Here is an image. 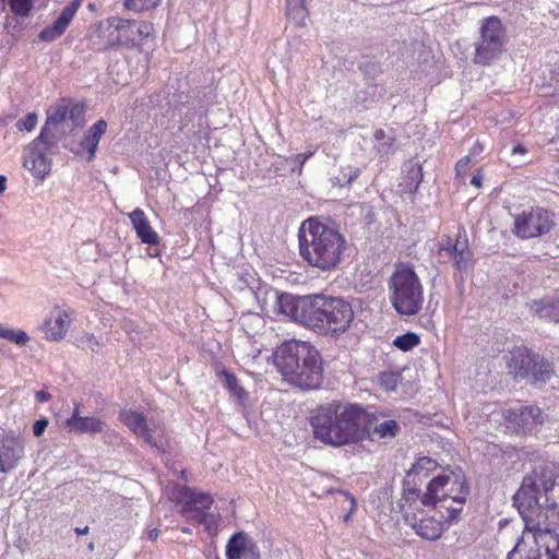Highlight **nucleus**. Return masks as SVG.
<instances>
[{
  "label": "nucleus",
  "instance_id": "7ed1b4c3",
  "mask_svg": "<svg viewBox=\"0 0 559 559\" xmlns=\"http://www.w3.org/2000/svg\"><path fill=\"white\" fill-rule=\"evenodd\" d=\"M300 257L321 271L335 269L347 249V241L336 228L316 217L304 221L298 231Z\"/></svg>",
  "mask_w": 559,
  "mask_h": 559
},
{
  "label": "nucleus",
  "instance_id": "8fccbe9b",
  "mask_svg": "<svg viewBox=\"0 0 559 559\" xmlns=\"http://www.w3.org/2000/svg\"><path fill=\"white\" fill-rule=\"evenodd\" d=\"M481 181H483V176L480 174H475L472 179H471V183L476 187V188H480L481 187Z\"/></svg>",
  "mask_w": 559,
  "mask_h": 559
},
{
  "label": "nucleus",
  "instance_id": "a878e982",
  "mask_svg": "<svg viewBox=\"0 0 559 559\" xmlns=\"http://www.w3.org/2000/svg\"><path fill=\"white\" fill-rule=\"evenodd\" d=\"M438 467L437 461L431 457L423 456L419 457L407 472L406 477L403 479V492H405L406 488H416L415 479L412 477L417 476L419 474H424V476H428V474L432 471H436Z\"/></svg>",
  "mask_w": 559,
  "mask_h": 559
},
{
  "label": "nucleus",
  "instance_id": "5fc2aeb1",
  "mask_svg": "<svg viewBox=\"0 0 559 559\" xmlns=\"http://www.w3.org/2000/svg\"><path fill=\"white\" fill-rule=\"evenodd\" d=\"M158 536V531L157 530H152L150 533H148V538L152 539V540H155Z\"/></svg>",
  "mask_w": 559,
  "mask_h": 559
},
{
  "label": "nucleus",
  "instance_id": "1a4fd4ad",
  "mask_svg": "<svg viewBox=\"0 0 559 559\" xmlns=\"http://www.w3.org/2000/svg\"><path fill=\"white\" fill-rule=\"evenodd\" d=\"M468 492L465 476L461 472H451L428 483L426 491L421 493V504L429 507L451 499L453 503L464 506Z\"/></svg>",
  "mask_w": 559,
  "mask_h": 559
},
{
  "label": "nucleus",
  "instance_id": "13d9d810",
  "mask_svg": "<svg viewBox=\"0 0 559 559\" xmlns=\"http://www.w3.org/2000/svg\"><path fill=\"white\" fill-rule=\"evenodd\" d=\"M182 532L190 533V530L188 527H182Z\"/></svg>",
  "mask_w": 559,
  "mask_h": 559
},
{
  "label": "nucleus",
  "instance_id": "cd10ccee",
  "mask_svg": "<svg viewBox=\"0 0 559 559\" xmlns=\"http://www.w3.org/2000/svg\"><path fill=\"white\" fill-rule=\"evenodd\" d=\"M286 16L297 26H304L308 17L306 0H286Z\"/></svg>",
  "mask_w": 559,
  "mask_h": 559
},
{
  "label": "nucleus",
  "instance_id": "f03ea898",
  "mask_svg": "<svg viewBox=\"0 0 559 559\" xmlns=\"http://www.w3.org/2000/svg\"><path fill=\"white\" fill-rule=\"evenodd\" d=\"M369 414L358 404L332 401L317 407L310 417L313 436L324 444L342 447L368 435Z\"/></svg>",
  "mask_w": 559,
  "mask_h": 559
},
{
  "label": "nucleus",
  "instance_id": "c9c22d12",
  "mask_svg": "<svg viewBox=\"0 0 559 559\" xmlns=\"http://www.w3.org/2000/svg\"><path fill=\"white\" fill-rule=\"evenodd\" d=\"M399 425L395 420L389 419L374 427L373 433L379 438H393L397 435Z\"/></svg>",
  "mask_w": 559,
  "mask_h": 559
},
{
  "label": "nucleus",
  "instance_id": "b1692460",
  "mask_svg": "<svg viewBox=\"0 0 559 559\" xmlns=\"http://www.w3.org/2000/svg\"><path fill=\"white\" fill-rule=\"evenodd\" d=\"M423 181V169L418 162L408 160L403 166V178L399 185L402 193L415 194Z\"/></svg>",
  "mask_w": 559,
  "mask_h": 559
},
{
  "label": "nucleus",
  "instance_id": "4468645a",
  "mask_svg": "<svg viewBox=\"0 0 559 559\" xmlns=\"http://www.w3.org/2000/svg\"><path fill=\"white\" fill-rule=\"evenodd\" d=\"M46 124L57 128L67 123L70 130L84 124V105L69 99H61L60 103L47 110Z\"/></svg>",
  "mask_w": 559,
  "mask_h": 559
},
{
  "label": "nucleus",
  "instance_id": "393cba45",
  "mask_svg": "<svg viewBox=\"0 0 559 559\" xmlns=\"http://www.w3.org/2000/svg\"><path fill=\"white\" fill-rule=\"evenodd\" d=\"M107 130V122L103 119L97 120L81 140L80 145L88 153L87 160H92L95 156L99 140Z\"/></svg>",
  "mask_w": 559,
  "mask_h": 559
},
{
  "label": "nucleus",
  "instance_id": "c85d7f7f",
  "mask_svg": "<svg viewBox=\"0 0 559 559\" xmlns=\"http://www.w3.org/2000/svg\"><path fill=\"white\" fill-rule=\"evenodd\" d=\"M181 498L186 501L183 508L210 509L213 504V499L210 495L197 492L187 487L182 489Z\"/></svg>",
  "mask_w": 559,
  "mask_h": 559
},
{
  "label": "nucleus",
  "instance_id": "473e14b6",
  "mask_svg": "<svg viewBox=\"0 0 559 559\" xmlns=\"http://www.w3.org/2000/svg\"><path fill=\"white\" fill-rule=\"evenodd\" d=\"M210 509H193L183 508V513L187 518L195 521L199 524H204L207 531H211V524L207 523V519H212L213 523H216V514L210 513Z\"/></svg>",
  "mask_w": 559,
  "mask_h": 559
},
{
  "label": "nucleus",
  "instance_id": "a211bd4d",
  "mask_svg": "<svg viewBox=\"0 0 559 559\" xmlns=\"http://www.w3.org/2000/svg\"><path fill=\"white\" fill-rule=\"evenodd\" d=\"M81 5V0H73L68 3L57 17V20L49 26L45 27L38 35L39 39L44 41H53L59 38L68 28L70 22L74 17L76 11Z\"/></svg>",
  "mask_w": 559,
  "mask_h": 559
},
{
  "label": "nucleus",
  "instance_id": "f3484780",
  "mask_svg": "<svg viewBox=\"0 0 559 559\" xmlns=\"http://www.w3.org/2000/svg\"><path fill=\"white\" fill-rule=\"evenodd\" d=\"M506 419L514 426L518 433L527 435L544 423L545 415L539 407L528 405L508 409Z\"/></svg>",
  "mask_w": 559,
  "mask_h": 559
},
{
  "label": "nucleus",
  "instance_id": "09e8293b",
  "mask_svg": "<svg viewBox=\"0 0 559 559\" xmlns=\"http://www.w3.org/2000/svg\"><path fill=\"white\" fill-rule=\"evenodd\" d=\"M35 396H36V400L40 403L48 402L51 399V394L44 390L37 391Z\"/></svg>",
  "mask_w": 559,
  "mask_h": 559
},
{
  "label": "nucleus",
  "instance_id": "7c9ffc66",
  "mask_svg": "<svg viewBox=\"0 0 559 559\" xmlns=\"http://www.w3.org/2000/svg\"><path fill=\"white\" fill-rule=\"evenodd\" d=\"M106 423L95 416H84L76 423L75 428L70 433H100L104 431Z\"/></svg>",
  "mask_w": 559,
  "mask_h": 559
},
{
  "label": "nucleus",
  "instance_id": "79ce46f5",
  "mask_svg": "<svg viewBox=\"0 0 559 559\" xmlns=\"http://www.w3.org/2000/svg\"><path fill=\"white\" fill-rule=\"evenodd\" d=\"M78 342L83 348H87L92 352H96L97 347L99 346L97 338L90 333H84L83 335H81L78 338Z\"/></svg>",
  "mask_w": 559,
  "mask_h": 559
},
{
  "label": "nucleus",
  "instance_id": "4c0bfd02",
  "mask_svg": "<svg viewBox=\"0 0 559 559\" xmlns=\"http://www.w3.org/2000/svg\"><path fill=\"white\" fill-rule=\"evenodd\" d=\"M160 0H124L123 4L128 10L142 12L156 8Z\"/></svg>",
  "mask_w": 559,
  "mask_h": 559
},
{
  "label": "nucleus",
  "instance_id": "3c124183",
  "mask_svg": "<svg viewBox=\"0 0 559 559\" xmlns=\"http://www.w3.org/2000/svg\"><path fill=\"white\" fill-rule=\"evenodd\" d=\"M525 152H526V148H525L524 146H522V145H516V146H514V147L512 148V153H513V154H516V153H521V154H523V153H525Z\"/></svg>",
  "mask_w": 559,
  "mask_h": 559
},
{
  "label": "nucleus",
  "instance_id": "a18cd8bd",
  "mask_svg": "<svg viewBox=\"0 0 559 559\" xmlns=\"http://www.w3.org/2000/svg\"><path fill=\"white\" fill-rule=\"evenodd\" d=\"M48 424H49V420L47 418H41V419L36 420L33 425L34 436L40 437L45 432Z\"/></svg>",
  "mask_w": 559,
  "mask_h": 559
},
{
  "label": "nucleus",
  "instance_id": "ddd939ff",
  "mask_svg": "<svg viewBox=\"0 0 559 559\" xmlns=\"http://www.w3.org/2000/svg\"><path fill=\"white\" fill-rule=\"evenodd\" d=\"M516 374L530 378L533 384L546 383L554 373L551 364L544 357L527 349L519 350L513 356Z\"/></svg>",
  "mask_w": 559,
  "mask_h": 559
},
{
  "label": "nucleus",
  "instance_id": "dca6fc26",
  "mask_svg": "<svg viewBox=\"0 0 559 559\" xmlns=\"http://www.w3.org/2000/svg\"><path fill=\"white\" fill-rule=\"evenodd\" d=\"M25 440L20 435L8 432L0 435V472L13 471L24 457Z\"/></svg>",
  "mask_w": 559,
  "mask_h": 559
},
{
  "label": "nucleus",
  "instance_id": "49530a36",
  "mask_svg": "<svg viewBox=\"0 0 559 559\" xmlns=\"http://www.w3.org/2000/svg\"><path fill=\"white\" fill-rule=\"evenodd\" d=\"M313 155V152L300 153L295 155V162L299 165V168Z\"/></svg>",
  "mask_w": 559,
  "mask_h": 559
},
{
  "label": "nucleus",
  "instance_id": "ea45409f",
  "mask_svg": "<svg viewBox=\"0 0 559 559\" xmlns=\"http://www.w3.org/2000/svg\"><path fill=\"white\" fill-rule=\"evenodd\" d=\"M12 12L20 16H26L32 9V0H8Z\"/></svg>",
  "mask_w": 559,
  "mask_h": 559
},
{
  "label": "nucleus",
  "instance_id": "58836bf2",
  "mask_svg": "<svg viewBox=\"0 0 559 559\" xmlns=\"http://www.w3.org/2000/svg\"><path fill=\"white\" fill-rule=\"evenodd\" d=\"M401 376L397 372H382L379 376L380 385L386 391L396 390Z\"/></svg>",
  "mask_w": 559,
  "mask_h": 559
},
{
  "label": "nucleus",
  "instance_id": "9b49d317",
  "mask_svg": "<svg viewBox=\"0 0 559 559\" xmlns=\"http://www.w3.org/2000/svg\"><path fill=\"white\" fill-rule=\"evenodd\" d=\"M108 23L109 28L114 31L109 34L107 48L140 46L154 34L153 24L146 21H131L114 16L108 20Z\"/></svg>",
  "mask_w": 559,
  "mask_h": 559
},
{
  "label": "nucleus",
  "instance_id": "2f4dec72",
  "mask_svg": "<svg viewBox=\"0 0 559 559\" xmlns=\"http://www.w3.org/2000/svg\"><path fill=\"white\" fill-rule=\"evenodd\" d=\"M221 377L224 379V386L237 397L239 404L245 405L248 399V393L239 384L237 377L233 372L227 371L226 369H223L221 371Z\"/></svg>",
  "mask_w": 559,
  "mask_h": 559
},
{
  "label": "nucleus",
  "instance_id": "bb28decb",
  "mask_svg": "<svg viewBox=\"0 0 559 559\" xmlns=\"http://www.w3.org/2000/svg\"><path fill=\"white\" fill-rule=\"evenodd\" d=\"M373 148L382 157H386L394 152L395 135L393 132H386L383 129H377L373 133Z\"/></svg>",
  "mask_w": 559,
  "mask_h": 559
},
{
  "label": "nucleus",
  "instance_id": "6e6d98bb",
  "mask_svg": "<svg viewBox=\"0 0 559 559\" xmlns=\"http://www.w3.org/2000/svg\"><path fill=\"white\" fill-rule=\"evenodd\" d=\"M207 523L211 524V530L213 527H216V525H217V522L214 524L212 519H207Z\"/></svg>",
  "mask_w": 559,
  "mask_h": 559
},
{
  "label": "nucleus",
  "instance_id": "6e6552de",
  "mask_svg": "<svg viewBox=\"0 0 559 559\" xmlns=\"http://www.w3.org/2000/svg\"><path fill=\"white\" fill-rule=\"evenodd\" d=\"M53 127L44 124L40 133L23 151V165L35 177L44 178L51 168L49 155L58 152L60 136Z\"/></svg>",
  "mask_w": 559,
  "mask_h": 559
},
{
  "label": "nucleus",
  "instance_id": "e433bc0d",
  "mask_svg": "<svg viewBox=\"0 0 559 559\" xmlns=\"http://www.w3.org/2000/svg\"><path fill=\"white\" fill-rule=\"evenodd\" d=\"M360 175V169L357 167H348L342 169L340 174L334 178V185L345 187L350 185Z\"/></svg>",
  "mask_w": 559,
  "mask_h": 559
},
{
  "label": "nucleus",
  "instance_id": "f704fd0d",
  "mask_svg": "<svg viewBox=\"0 0 559 559\" xmlns=\"http://www.w3.org/2000/svg\"><path fill=\"white\" fill-rule=\"evenodd\" d=\"M420 343L419 336L414 332H407L405 334L399 335L394 338L393 345L407 352L417 346Z\"/></svg>",
  "mask_w": 559,
  "mask_h": 559
},
{
  "label": "nucleus",
  "instance_id": "864d4df0",
  "mask_svg": "<svg viewBox=\"0 0 559 559\" xmlns=\"http://www.w3.org/2000/svg\"><path fill=\"white\" fill-rule=\"evenodd\" d=\"M87 532H88V526H84L83 528H80V527L75 528V533L78 535H85V534H87Z\"/></svg>",
  "mask_w": 559,
  "mask_h": 559
},
{
  "label": "nucleus",
  "instance_id": "37998d69",
  "mask_svg": "<svg viewBox=\"0 0 559 559\" xmlns=\"http://www.w3.org/2000/svg\"><path fill=\"white\" fill-rule=\"evenodd\" d=\"M441 508L447 509L448 515L445 518V523L452 524L453 522H456L460 518V514L463 510V506L457 504L456 507L452 506H442Z\"/></svg>",
  "mask_w": 559,
  "mask_h": 559
},
{
  "label": "nucleus",
  "instance_id": "423d86ee",
  "mask_svg": "<svg viewBox=\"0 0 559 559\" xmlns=\"http://www.w3.org/2000/svg\"><path fill=\"white\" fill-rule=\"evenodd\" d=\"M390 301L402 316L417 314L424 304V288L415 271L401 265L392 274L389 283Z\"/></svg>",
  "mask_w": 559,
  "mask_h": 559
},
{
  "label": "nucleus",
  "instance_id": "aec40b11",
  "mask_svg": "<svg viewBox=\"0 0 559 559\" xmlns=\"http://www.w3.org/2000/svg\"><path fill=\"white\" fill-rule=\"evenodd\" d=\"M531 313L543 320L550 322H559V289L552 295L545 296L540 299L532 300L527 304Z\"/></svg>",
  "mask_w": 559,
  "mask_h": 559
},
{
  "label": "nucleus",
  "instance_id": "4d7b16f0",
  "mask_svg": "<svg viewBox=\"0 0 559 559\" xmlns=\"http://www.w3.org/2000/svg\"><path fill=\"white\" fill-rule=\"evenodd\" d=\"M350 503H352V508L354 509L356 507V500L350 497Z\"/></svg>",
  "mask_w": 559,
  "mask_h": 559
},
{
  "label": "nucleus",
  "instance_id": "603ef678",
  "mask_svg": "<svg viewBox=\"0 0 559 559\" xmlns=\"http://www.w3.org/2000/svg\"><path fill=\"white\" fill-rule=\"evenodd\" d=\"M7 178L0 175V193L5 190Z\"/></svg>",
  "mask_w": 559,
  "mask_h": 559
},
{
  "label": "nucleus",
  "instance_id": "a19ab883",
  "mask_svg": "<svg viewBox=\"0 0 559 559\" xmlns=\"http://www.w3.org/2000/svg\"><path fill=\"white\" fill-rule=\"evenodd\" d=\"M37 124V115L35 112H28L25 117L19 119L15 123L17 130L32 131Z\"/></svg>",
  "mask_w": 559,
  "mask_h": 559
},
{
  "label": "nucleus",
  "instance_id": "de8ad7c7",
  "mask_svg": "<svg viewBox=\"0 0 559 559\" xmlns=\"http://www.w3.org/2000/svg\"><path fill=\"white\" fill-rule=\"evenodd\" d=\"M469 156H465L463 158H461L457 163H456V166H455V169L457 173H461L463 170H465L469 164Z\"/></svg>",
  "mask_w": 559,
  "mask_h": 559
},
{
  "label": "nucleus",
  "instance_id": "6ab92c4d",
  "mask_svg": "<svg viewBox=\"0 0 559 559\" xmlns=\"http://www.w3.org/2000/svg\"><path fill=\"white\" fill-rule=\"evenodd\" d=\"M119 419L136 436L141 437L150 447L159 449V444L152 436V429L147 426L143 414L132 409H122Z\"/></svg>",
  "mask_w": 559,
  "mask_h": 559
},
{
  "label": "nucleus",
  "instance_id": "4be33fe9",
  "mask_svg": "<svg viewBox=\"0 0 559 559\" xmlns=\"http://www.w3.org/2000/svg\"><path fill=\"white\" fill-rule=\"evenodd\" d=\"M70 326L69 316L60 308H56L50 318L45 321L44 332L49 341H60L64 337Z\"/></svg>",
  "mask_w": 559,
  "mask_h": 559
},
{
  "label": "nucleus",
  "instance_id": "20e7f679",
  "mask_svg": "<svg viewBox=\"0 0 559 559\" xmlns=\"http://www.w3.org/2000/svg\"><path fill=\"white\" fill-rule=\"evenodd\" d=\"M274 365L284 380L301 390H314L322 383L320 353L308 342L283 343L275 352Z\"/></svg>",
  "mask_w": 559,
  "mask_h": 559
},
{
  "label": "nucleus",
  "instance_id": "f257e3e1",
  "mask_svg": "<svg viewBox=\"0 0 559 559\" xmlns=\"http://www.w3.org/2000/svg\"><path fill=\"white\" fill-rule=\"evenodd\" d=\"M539 465L525 475L513 496L524 521L521 539L507 559H559V533L546 509L559 512V468Z\"/></svg>",
  "mask_w": 559,
  "mask_h": 559
},
{
  "label": "nucleus",
  "instance_id": "9d476101",
  "mask_svg": "<svg viewBox=\"0 0 559 559\" xmlns=\"http://www.w3.org/2000/svg\"><path fill=\"white\" fill-rule=\"evenodd\" d=\"M506 31L497 16H489L483 20L480 36L475 44L474 62L480 66H488L503 51L506 45Z\"/></svg>",
  "mask_w": 559,
  "mask_h": 559
},
{
  "label": "nucleus",
  "instance_id": "5701e85b",
  "mask_svg": "<svg viewBox=\"0 0 559 559\" xmlns=\"http://www.w3.org/2000/svg\"><path fill=\"white\" fill-rule=\"evenodd\" d=\"M129 218L131 224L143 243L146 245H157L158 243V235L151 227L148 219L145 216V213L140 207H136L129 214Z\"/></svg>",
  "mask_w": 559,
  "mask_h": 559
},
{
  "label": "nucleus",
  "instance_id": "412c9836",
  "mask_svg": "<svg viewBox=\"0 0 559 559\" xmlns=\"http://www.w3.org/2000/svg\"><path fill=\"white\" fill-rule=\"evenodd\" d=\"M447 250L453 259V265L459 272H466L471 262L472 253L468 247V240L465 234H459L457 239L452 243L451 239L447 240V245L441 247Z\"/></svg>",
  "mask_w": 559,
  "mask_h": 559
},
{
  "label": "nucleus",
  "instance_id": "2eb2a0df",
  "mask_svg": "<svg viewBox=\"0 0 559 559\" xmlns=\"http://www.w3.org/2000/svg\"><path fill=\"white\" fill-rule=\"evenodd\" d=\"M311 302L312 295L294 296L283 293L276 296L275 307L280 313L304 326H307Z\"/></svg>",
  "mask_w": 559,
  "mask_h": 559
},
{
  "label": "nucleus",
  "instance_id": "f8f14e48",
  "mask_svg": "<svg viewBox=\"0 0 559 559\" xmlns=\"http://www.w3.org/2000/svg\"><path fill=\"white\" fill-rule=\"evenodd\" d=\"M552 226L554 214L536 206L523 211L515 217L513 233L521 239H531L549 233Z\"/></svg>",
  "mask_w": 559,
  "mask_h": 559
},
{
  "label": "nucleus",
  "instance_id": "72a5a7b5",
  "mask_svg": "<svg viewBox=\"0 0 559 559\" xmlns=\"http://www.w3.org/2000/svg\"><path fill=\"white\" fill-rule=\"evenodd\" d=\"M0 337L5 338L16 345H26L29 341L27 333L20 329H9L0 324Z\"/></svg>",
  "mask_w": 559,
  "mask_h": 559
},
{
  "label": "nucleus",
  "instance_id": "c756f323",
  "mask_svg": "<svg viewBox=\"0 0 559 559\" xmlns=\"http://www.w3.org/2000/svg\"><path fill=\"white\" fill-rule=\"evenodd\" d=\"M250 549L247 546V536L240 532L234 534L226 545L227 559H241Z\"/></svg>",
  "mask_w": 559,
  "mask_h": 559
},
{
  "label": "nucleus",
  "instance_id": "0eeeda50",
  "mask_svg": "<svg viewBox=\"0 0 559 559\" xmlns=\"http://www.w3.org/2000/svg\"><path fill=\"white\" fill-rule=\"evenodd\" d=\"M421 504V492L417 488H406L399 501V508L403 513L405 524L424 539L437 540L445 528V522L435 516L418 518L417 512Z\"/></svg>",
  "mask_w": 559,
  "mask_h": 559
},
{
  "label": "nucleus",
  "instance_id": "39448f33",
  "mask_svg": "<svg viewBox=\"0 0 559 559\" xmlns=\"http://www.w3.org/2000/svg\"><path fill=\"white\" fill-rule=\"evenodd\" d=\"M354 320L349 301L342 297L312 295L307 328L324 335L345 333Z\"/></svg>",
  "mask_w": 559,
  "mask_h": 559
},
{
  "label": "nucleus",
  "instance_id": "c03bdc74",
  "mask_svg": "<svg viewBox=\"0 0 559 559\" xmlns=\"http://www.w3.org/2000/svg\"><path fill=\"white\" fill-rule=\"evenodd\" d=\"M83 416L80 415V406L76 405L72 412V415L64 421V429L68 432H71L75 426L76 423L82 419Z\"/></svg>",
  "mask_w": 559,
  "mask_h": 559
}]
</instances>
